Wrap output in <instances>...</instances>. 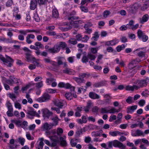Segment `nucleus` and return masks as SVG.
<instances>
[{
	"label": "nucleus",
	"mask_w": 149,
	"mask_h": 149,
	"mask_svg": "<svg viewBox=\"0 0 149 149\" xmlns=\"http://www.w3.org/2000/svg\"><path fill=\"white\" fill-rule=\"evenodd\" d=\"M79 17L76 16H72L69 17L68 18V20L69 21H71L70 23L69 24L68 29H70L72 28L78 27V25L82 23V21L81 20L76 21L77 19H78Z\"/></svg>",
	"instance_id": "1"
},
{
	"label": "nucleus",
	"mask_w": 149,
	"mask_h": 149,
	"mask_svg": "<svg viewBox=\"0 0 149 149\" xmlns=\"http://www.w3.org/2000/svg\"><path fill=\"white\" fill-rule=\"evenodd\" d=\"M133 53L136 54L141 58L143 60L146 59L148 57L146 53V49L144 47L139 48L134 50Z\"/></svg>",
	"instance_id": "2"
},
{
	"label": "nucleus",
	"mask_w": 149,
	"mask_h": 149,
	"mask_svg": "<svg viewBox=\"0 0 149 149\" xmlns=\"http://www.w3.org/2000/svg\"><path fill=\"white\" fill-rule=\"evenodd\" d=\"M107 144L109 148H112V146H113L115 147L121 148L123 149L125 148V146L122 143L116 140L108 142Z\"/></svg>",
	"instance_id": "3"
},
{
	"label": "nucleus",
	"mask_w": 149,
	"mask_h": 149,
	"mask_svg": "<svg viewBox=\"0 0 149 149\" xmlns=\"http://www.w3.org/2000/svg\"><path fill=\"white\" fill-rule=\"evenodd\" d=\"M5 57L6 58L2 55H0V59L7 66L11 67L14 62L13 60L7 55H5Z\"/></svg>",
	"instance_id": "4"
},
{
	"label": "nucleus",
	"mask_w": 149,
	"mask_h": 149,
	"mask_svg": "<svg viewBox=\"0 0 149 149\" xmlns=\"http://www.w3.org/2000/svg\"><path fill=\"white\" fill-rule=\"evenodd\" d=\"M49 138H50L51 141L52 142V144L50 143V142L47 140H44L45 143L49 146L51 147L55 146L57 145V143L58 141V137H54L53 136H49Z\"/></svg>",
	"instance_id": "5"
},
{
	"label": "nucleus",
	"mask_w": 149,
	"mask_h": 149,
	"mask_svg": "<svg viewBox=\"0 0 149 149\" xmlns=\"http://www.w3.org/2000/svg\"><path fill=\"white\" fill-rule=\"evenodd\" d=\"M119 111V109H117L114 107H112L111 109H110L109 107H104L101 108L100 110L101 113H114L118 112Z\"/></svg>",
	"instance_id": "6"
},
{
	"label": "nucleus",
	"mask_w": 149,
	"mask_h": 149,
	"mask_svg": "<svg viewBox=\"0 0 149 149\" xmlns=\"http://www.w3.org/2000/svg\"><path fill=\"white\" fill-rule=\"evenodd\" d=\"M54 104L60 108H62L66 107L67 104L65 101L58 99H55L54 101Z\"/></svg>",
	"instance_id": "7"
},
{
	"label": "nucleus",
	"mask_w": 149,
	"mask_h": 149,
	"mask_svg": "<svg viewBox=\"0 0 149 149\" xmlns=\"http://www.w3.org/2000/svg\"><path fill=\"white\" fill-rule=\"evenodd\" d=\"M149 82V78H147L146 79L142 80H138L136 81L134 83L137 86H139V88L141 87L145 86L147 83Z\"/></svg>",
	"instance_id": "8"
},
{
	"label": "nucleus",
	"mask_w": 149,
	"mask_h": 149,
	"mask_svg": "<svg viewBox=\"0 0 149 149\" xmlns=\"http://www.w3.org/2000/svg\"><path fill=\"white\" fill-rule=\"evenodd\" d=\"M141 61V60L139 58H136V59H133L130 62L128 68L130 70L134 68L136 65Z\"/></svg>",
	"instance_id": "9"
},
{
	"label": "nucleus",
	"mask_w": 149,
	"mask_h": 149,
	"mask_svg": "<svg viewBox=\"0 0 149 149\" xmlns=\"http://www.w3.org/2000/svg\"><path fill=\"white\" fill-rule=\"evenodd\" d=\"M51 97L47 93H45L41 97L38 98L36 100L39 102H46L49 100Z\"/></svg>",
	"instance_id": "10"
},
{
	"label": "nucleus",
	"mask_w": 149,
	"mask_h": 149,
	"mask_svg": "<svg viewBox=\"0 0 149 149\" xmlns=\"http://www.w3.org/2000/svg\"><path fill=\"white\" fill-rule=\"evenodd\" d=\"M26 58L29 61H33V63L36 65H38L39 63L37 60L35 58L32 56L30 53H27L26 54Z\"/></svg>",
	"instance_id": "11"
},
{
	"label": "nucleus",
	"mask_w": 149,
	"mask_h": 149,
	"mask_svg": "<svg viewBox=\"0 0 149 149\" xmlns=\"http://www.w3.org/2000/svg\"><path fill=\"white\" fill-rule=\"evenodd\" d=\"M139 7V4L136 3L132 6H130L129 8H127V10L131 13H134L136 12Z\"/></svg>",
	"instance_id": "12"
},
{
	"label": "nucleus",
	"mask_w": 149,
	"mask_h": 149,
	"mask_svg": "<svg viewBox=\"0 0 149 149\" xmlns=\"http://www.w3.org/2000/svg\"><path fill=\"white\" fill-rule=\"evenodd\" d=\"M51 120L52 121V123H51L53 126H56L58 125L59 122L61 119L58 116L56 115H54L51 118Z\"/></svg>",
	"instance_id": "13"
},
{
	"label": "nucleus",
	"mask_w": 149,
	"mask_h": 149,
	"mask_svg": "<svg viewBox=\"0 0 149 149\" xmlns=\"http://www.w3.org/2000/svg\"><path fill=\"white\" fill-rule=\"evenodd\" d=\"M19 79L15 78L13 76H11L10 77V79L8 80L7 84L12 85L14 84L19 83Z\"/></svg>",
	"instance_id": "14"
},
{
	"label": "nucleus",
	"mask_w": 149,
	"mask_h": 149,
	"mask_svg": "<svg viewBox=\"0 0 149 149\" xmlns=\"http://www.w3.org/2000/svg\"><path fill=\"white\" fill-rule=\"evenodd\" d=\"M42 111L43 116L45 118H48L53 114L52 112L47 109H42Z\"/></svg>",
	"instance_id": "15"
},
{
	"label": "nucleus",
	"mask_w": 149,
	"mask_h": 149,
	"mask_svg": "<svg viewBox=\"0 0 149 149\" xmlns=\"http://www.w3.org/2000/svg\"><path fill=\"white\" fill-rule=\"evenodd\" d=\"M119 42V40L115 38L111 40L106 42L105 45L108 46H114L118 44Z\"/></svg>",
	"instance_id": "16"
},
{
	"label": "nucleus",
	"mask_w": 149,
	"mask_h": 149,
	"mask_svg": "<svg viewBox=\"0 0 149 149\" xmlns=\"http://www.w3.org/2000/svg\"><path fill=\"white\" fill-rule=\"evenodd\" d=\"M45 82L48 85H50L51 84V86L53 87H56L57 85L56 80L54 79H47Z\"/></svg>",
	"instance_id": "17"
},
{
	"label": "nucleus",
	"mask_w": 149,
	"mask_h": 149,
	"mask_svg": "<svg viewBox=\"0 0 149 149\" xmlns=\"http://www.w3.org/2000/svg\"><path fill=\"white\" fill-rule=\"evenodd\" d=\"M60 50V47L57 44L55 45L53 48L49 49L48 51L51 53H56Z\"/></svg>",
	"instance_id": "18"
},
{
	"label": "nucleus",
	"mask_w": 149,
	"mask_h": 149,
	"mask_svg": "<svg viewBox=\"0 0 149 149\" xmlns=\"http://www.w3.org/2000/svg\"><path fill=\"white\" fill-rule=\"evenodd\" d=\"M143 132L139 130H133L132 131V135L133 136H138L143 135Z\"/></svg>",
	"instance_id": "19"
},
{
	"label": "nucleus",
	"mask_w": 149,
	"mask_h": 149,
	"mask_svg": "<svg viewBox=\"0 0 149 149\" xmlns=\"http://www.w3.org/2000/svg\"><path fill=\"white\" fill-rule=\"evenodd\" d=\"M40 142L39 143H37L36 145V148L37 149H43L44 145L43 143L44 138H42L39 139Z\"/></svg>",
	"instance_id": "20"
},
{
	"label": "nucleus",
	"mask_w": 149,
	"mask_h": 149,
	"mask_svg": "<svg viewBox=\"0 0 149 149\" xmlns=\"http://www.w3.org/2000/svg\"><path fill=\"white\" fill-rule=\"evenodd\" d=\"M35 38V36L33 34H28L26 38V42L29 44H31L33 42V40L31 39H33Z\"/></svg>",
	"instance_id": "21"
},
{
	"label": "nucleus",
	"mask_w": 149,
	"mask_h": 149,
	"mask_svg": "<svg viewBox=\"0 0 149 149\" xmlns=\"http://www.w3.org/2000/svg\"><path fill=\"white\" fill-rule=\"evenodd\" d=\"M137 106L136 105L130 106L127 107V112L128 113H132L137 108Z\"/></svg>",
	"instance_id": "22"
},
{
	"label": "nucleus",
	"mask_w": 149,
	"mask_h": 149,
	"mask_svg": "<svg viewBox=\"0 0 149 149\" xmlns=\"http://www.w3.org/2000/svg\"><path fill=\"white\" fill-rule=\"evenodd\" d=\"M53 126L51 123H46L42 126V128L44 131L48 130L51 129Z\"/></svg>",
	"instance_id": "23"
},
{
	"label": "nucleus",
	"mask_w": 149,
	"mask_h": 149,
	"mask_svg": "<svg viewBox=\"0 0 149 149\" xmlns=\"http://www.w3.org/2000/svg\"><path fill=\"white\" fill-rule=\"evenodd\" d=\"M145 2V4L141 8V10L145 11L149 6V0H141Z\"/></svg>",
	"instance_id": "24"
},
{
	"label": "nucleus",
	"mask_w": 149,
	"mask_h": 149,
	"mask_svg": "<svg viewBox=\"0 0 149 149\" xmlns=\"http://www.w3.org/2000/svg\"><path fill=\"white\" fill-rule=\"evenodd\" d=\"M82 110V107L78 106L76 110L75 113V116L76 117H80L81 116V112Z\"/></svg>",
	"instance_id": "25"
},
{
	"label": "nucleus",
	"mask_w": 149,
	"mask_h": 149,
	"mask_svg": "<svg viewBox=\"0 0 149 149\" xmlns=\"http://www.w3.org/2000/svg\"><path fill=\"white\" fill-rule=\"evenodd\" d=\"M36 113V112L34 111V109L32 108H29L27 110V114L28 116H35Z\"/></svg>",
	"instance_id": "26"
},
{
	"label": "nucleus",
	"mask_w": 149,
	"mask_h": 149,
	"mask_svg": "<svg viewBox=\"0 0 149 149\" xmlns=\"http://www.w3.org/2000/svg\"><path fill=\"white\" fill-rule=\"evenodd\" d=\"M149 15L148 14H146L143 15L141 18L140 19L139 21L140 23L143 24L147 22L149 19Z\"/></svg>",
	"instance_id": "27"
},
{
	"label": "nucleus",
	"mask_w": 149,
	"mask_h": 149,
	"mask_svg": "<svg viewBox=\"0 0 149 149\" xmlns=\"http://www.w3.org/2000/svg\"><path fill=\"white\" fill-rule=\"evenodd\" d=\"M126 90L128 91H133L134 90H137L139 89V86H137L136 84L133 86L128 85L126 87Z\"/></svg>",
	"instance_id": "28"
},
{
	"label": "nucleus",
	"mask_w": 149,
	"mask_h": 149,
	"mask_svg": "<svg viewBox=\"0 0 149 149\" xmlns=\"http://www.w3.org/2000/svg\"><path fill=\"white\" fill-rule=\"evenodd\" d=\"M89 95L91 98L93 99H98L100 98V96L99 95L93 92H90Z\"/></svg>",
	"instance_id": "29"
},
{
	"label": "nucleus",
	"mask_w": 149,
	"mask_h": 149,
	"mask_svg": "<svg viewBox=\"0 0 149 149\" xmlns=\"http://www.w3.org/2000/svg\"><path fill=\"white\" fill-rule=\"evenodd\" d=\"M122 134V133L118 131H110L109 132V135L113 137L121 135Z\"/></svg>",
	"instance_id": "30"
},
{
	"label": "nucleus",
	"mask_w": 149,
	"mask_h": 149,
	"mask_svg": "<svg viewBox=\"0 0 149 149\" xmlns=\"http://www.w3.org/2000/svg\"><path fill=\"white\" fill-rule=\"evenodd\" d=\"M104 97L105 98L104 102L106 103H109L110 100L111 99V97L110 94H107L103 95Z\"/></svg>",
	"instance_id": "31"
},
{
	"label": "nucleus",
	"mask_w": 149,
	"mask_h": 149,
	"mask_svg": "<svg viewBox=\"0 0 149 149\" xmlns=\"http://www.w3.org/2000/svg\"><path fill=\"white\" fill-rule=\"evenodd\" d=\"M63 72L64 73L70 74H74L75 73L74 70L68 68H65L63 70Z\"/></svg>",
	"instance_id": "32"
},
{
	"label": "nucleus",
	"mask_w": 149,
	"mask_h": 149,
	"mask_svg": "<svg viewBox=\"0 0 149 149\" xmlns=\"http://www.w3.org/2000/svg\"><path fill=\"white\" fill-rule=\"evenodd\" d=\"M56 133V130H52L51 131H48V130H47L45 132V135L46 136L48 137L49 136H53L54 137H57V136H51L52 134H55Z\"/></svg>",
	"instance_id": "33"
},
{
	"label": "nucleus",
	"mask_w": 149,
	"mask_h": 149,
	"mask_svg": "<svg viewBox=\"0 0 149 149\" xmlns=\"http://www.w3.org/2000/svg\"><path fill=\"white\" fill-rule=\"evenodd\" d=\"M34 84L31 83H29L25 86L22 87V91L23 93H25L27 90L32 85H33Z\"/></svg>",
	"instance_id": "34"
},
{
	"label": "nucleus",
	"mask_w": 149,
	"mask_h": 149,
	"mask_svg": "<svg viewBox=\"0 0 149 149\" xmlns=\"http://www.w3.org/2000/svg\"><path fill=\"white\" fill-rule=\"evenodd\" d=\"M37 2L36 0H31L30 7L32 10H34L36 7Z\"/></svg>",
	"instance_id": "35"
},
{
	"label": "nucleus",
	"mask_w": 149,
	"mask_h": 149,
	"mask_svg": "<svg viewBox=\"0 0 149 149\" xmlns=\"http://www.w3.org/2000/svg\"><path fill=\"white\" fill-rule=\"evenodd\" d=\"M64 88L66 89H70L71 92H72V91H74V86H72L70 84L68 83H65Z\"/></svg>",
	"instance_id": "36"
},
{
	"label": "nucleus",
	"mask_w": 149,
	"mask_h": 149,
	"mask_svg": "<svg viewBox=\"0 0 149 149\" xmlns=\"http://www.w3.org/2000/svg\"><path fill=\"white\" fill-rule=\"evenodd\" d=\"M122 116L123 114L122 113H120L118 114L117 116V119L115 122V124H118L121 123Z\"/></svg>",
	"instance_id": "37"
},
{
	"label": "nucleus",
	"mask_w": 149,
	"mask_h": 149,
	"mask_svg": "<svg viewBox=\"0 0 149 149\" xmlns=\"http://www.w3.org/2000/svg\"><path fill=\"white\" fill-rule=\"evenodd\" d=\"M66 137L65 136L61 137L60 138V143L62 146H64L66 145V142L65 141Z\"/></svg>",
	"instance_id": "38"
},
{
	"label": "nucleus",
	"mask_w": 149,
	"mask_h": 149,
	"mask_svg": "<svg viewBox=\"0 0 149 149\" xmlns=\"http://www.w3.org/2000/svg\"><path fill=\"white\" fill-rule=\"evenodd\" d=\"M102 130L99 131L93 132L91 133V135L92 136L96 137L100 136L101 134L102 133Z\"/></svg>",
	"instance_id": "39"
},
{
	"label": "nucleus",
	"mask_w": 149,
	"mask_h": 149,
	"mask_svg": "<svg viewBox=\"0 0 149 149\" xmlns=\"http://www.w3.org/2000/svg\"><path fill=\"white\" fill-rule=\"evenodd\" d=\"M93 125H89L88 126H86L84 127L81 129L83 133L85 132L86 131H88L89 128H92L93 127Z\"/></svg>",
	"instance_id": "40"
},
{
	"label": "nucleus",
	"mask_w": 149,
	"mask_h": 149,
	"mask_svg": "<svg viewBox=\"0 0 149 149\" xmlns=\"http://www.w3.org/2000/svg\"><path fill=\"white\" fill-rule=\"evenodd\" d=\"M11 122L12 123H15L17 126L19 127L21 126V121L19 120L15 119L11 120Z\"/></svg>",
	"instance_id": "41"
},
{
	"label": "nucleus",
	"mask_w": 149,
	"mask_h": 149,
	"mask_svg": "<svg viewBox=\"0 0 149 149\" xmlns=\"http://www.w3.org/2000/svg\"><path fill=\"white\" fill-rule=\"evenodd\" d=\"M52 16L55 18H57L58 17L59 13L57 9L56 8L53 9L52 10Z\"/></svg>",
	"instance_id": "42"
},
{
	"label": "nucleus",
	"mask_w": 149,
	"mask_h": 149,
	"mask_svg": "<svg viewBox=\"0 0 149 149\" xmlns=\"http://www.w3.org/2000/svg\"><path fill=\"white\" fill-rule=\"evenodd\" d=\"M35 31L34 30H20L19 31V33L23 35L24 36L26 35L27 33L29 32H34Z\"/></svg>",
	"instance_id": "43"
},
{
	"label": "nucleus",
	"mask_w": 149,
	"mask_h": 149,
	"mask_svg": "<svg viewBox=\"0 0 149 149\" xmlns=\"http://www.w3.org/2000/svg\"><path fill=\"white\" fill-rule=\"evenodd\" d=\"M57 61L58 65L62 64L63 62L65 60V58L63 57H58L57 58Z\"/></svg>",
	"instance_id": "44"
},
{
	"label": "nucleus",
	"mask_w": 149,
	"mask_h": 149,
	"mask_svg": "<svg viewBox=\"0 0 149 149\" xmlns=\"http://www.w3.org/2000/svg\"><path fill=\"white\" fill-rule=\"evenodd\" d=\"M137 33L138 37L139 39L142 38V37L145 35V33L143 32L140 29L138 30Z\"/></svg>",
	"instance_id": "45"
},
{
	"label": "nucleus",
	"mask_w": 149,
	"mask_h": 149,
	"mask_svg": "<svg viewBox=\"0 0 149 149\" xmlns=\"http://www.w3.org/2000/svg\"><path fill=\"white\" fill-rule=\"evenodd\" d=\"M44 60L45 62L50 63L54 65H55L56 64V63L55 62L51 61L49 58H45L44 59Z\"/></svg>",
	"instance_id": "46"
},
{
	"label": "nucleus",
	"mask_w": 149,
	"mask_h": 149,
	"mask_svg": "<svg viewBox=\"0 0 149 149\" xmlns=\"http://www.w3.org/2000/svg\"><path fill=\"white\" fill-rule=\"evenodd\" d=\"M74 79L79 84L82 83L84 80V79H81V77L80 78L79 77V78L75 77L74 78Z\"/></svg>",
	"instance_id": "47"
},
{
	"label": "nucleus",
	"mask_w": 149,
	"mask_h": 149,
	"mask_svg": "<svg viewBox=\"0 0 149 149\" xmlns=\"http://www.w3.org/2000/svg\"><path fill=\"white\" fill-rule=\"evenodd\" d=\"M99 47L96 48L91 47L89 49V50L93 54H95L97 52Z\"/></svg>",
	"instance_id": "48"
},
{
	"label": "nucleus",
	"mask_w": 149,
	"mask_h": 149,
	"mask_svg": "<svg viewBox=\"0 0 149 149\" xmlns=\"http://www.w3.org/2000/svg\"><path fill=\"white\" fill-rule=\"evenodd\" d=\"M88 58L91 60H94L96 58L95 55L92 54L91 53H88Z\"/></svg>",
	"instance_id": "49"
},
{
	"label": "nucleus",
	"mask_w": 149,
	"mask_h": 149,
	"mask_svg": "<svg viewBox=\"0 0 149 149\" xmlns=\"http://www.w3.org/2000/svg\"><path fill=\"white\" fill-rule=\"evenodd\" d=\"M57 44V45H58L60 47V49L61 48H65L66 46V45L65 43L63 42H60Z\"/></svg>",
	"instance_id": "50"
},
{
	"label": "nucleus",
	"mask_w": 149,
	"mask_h": 149,
	"mask_svg": "<svg viewBox=\"0 0 149 149\" xmlns=\"http://www.w3.org/2000/svg\"><path fill=\"white\" fill-rule=\"evenodd\" d=\"M43 86L42 81H41L37 83L36 84V86L38 88H40Z\"/></svg>",
	"instance_id": "51"
},
{
	"label": "nucleus",
	"mask_w": 149,
	"mask_h": 149,
	"mask_svg": "<svg viewBox=\"0 0 149 149\" xmlns=\"http://www.w3.org/2000/svg\"><path fill=\"white\" fill-rule=\"evenodd\" d=\"M65 96L68 100H70L72 98V94L69 93H67L65 94Z\"/></svg>",
	"instance_id": "52"
},
{
	"label": "nucleus",
	"mask_w": 149,
	"mask_h": 149,
	"mask_svg": "<svg viewBox=\"0 0 149 149\" xmlns=\"http://www.w3.org/2000/svg\"><path fill=\"white\" fill-rule=\"evenodd\" d=\"M125 47L124 45H119L116 47V49L118 52H120L121 50L125 48Z\"/></svg>",
	"instance_id": "53"
},
{
	"label": "nucleus",
	"mask_w": 149,
	"mask_h": 149,
	"mask_svg": "<svg viewBox=\"0 0 149 149\" xmlns=\"http://www.w3.org/2000/svg\"><path fill=\"white\" fill-rule=\"evenodd\" d=\"M6 106L7 107L8 110H13L12 105L10 103L7 101L6 104Z\"/></svg>",
	"instance_id": "54"
},
{
	"label": "nucleus",
	"mask_w": 149,
	"mask_h": 149,
	"mask_svg": "<svg viewBox=\"0 0 149 149\" xmlns=\"http://www.w3.org/2000/svg\"><path fill=\"white\" fill-rule=\"evenodd\" d=\"M103 58V55H100L98 56L97 60L96 61V62L97 63L101 64L102 63L100 62V61L102 60Z\"/></svg>",
	"instance_id": "55"
},
{
	"label": "nucleus",
	"mask_w": 149,
	"mask_h": 149,
	"mask_svg": "<svg viewBox=\"0 0 149 149\" xmlns=\"http://www.w3.org/2000/svg\"><path fill=\"white\" fill-rule=\"evenodd\" d=\"M146 104V102L144 100H141L138 102V104L140 107L143 106Z\"/></svg>",
	"instance_id": "56"
},
{
	"label": "nucleus",
	"mask_w": 149,
	"mask_h": 149,
	"mask_svg": "<svg viewBox=\"0 0 149 149\" xmlns=\"http://www.w3.org/2000/svg\"><path fill=\"white\" fill-rule=\"evenodd\" d=\"M126 102L129 104H131L134 102V101L132 97L129 96L126 100Z\"/></svg>",
	"instance_id": "57"
},
{
	"label": "nucleus",
	"mask_w": 149,
	"mask_h": 149,
	"mask_svg": "<svg viewBox=\"0 0 149 149\" xmlns=\"http://www.w3.org/2000/svg\"><path fill=\"white\" fill-rule=\"evenodd\" d=\"M91 140V138L89 136H87L85 137L84 141L86 143H89L90 142Z\"/></svg>",
	"instance_id": "58"
},
{
	"label": "nucleus",
	"mask_w": 149,
	"mask_h": 149,
	"mask_svg": "<svg viewBox=\"0 0 149 149\" xmlns=\"http://www.w3.org/2000/svg\"><path fill=\"white\" fill-rule=\"evenodd\" d=\"M46 91L47 92L50 93H56V90L53 89L52 88H48L46 89Z\"/></svg>",
	"instance_id": "59"
},
{
	"label": "nucleus",
	"mask_w": 149,
	"mask_h": 149,
	"mask_svg": "<svg viewBox=\"0 0 149 149\" xmlns=\"http://www.w3.org/2000/svg\"><path fill=\"white\" fill-rule=\"evenodd\" d=\"M69 43L73 45H75L77 43V41L74 38H71L68 41Z\"/></svg>",
	"instance_id": "60"
},
{
	"label": "nucleus",
	"mask_w": 149,
	"mask_h": 149,
	"mask_svg": "<svg viewBox=\"0 0 149 149\" xmlns=\"http://www.w3.org/2000/svg\"><path fill=\"white\" fill-rule=\"evenodd\" d=\"M134 24V21L133 20H130L129 24H127V26L128 27V28L131 29L133 25Z\"/></svg>",
	"instance_id": "61"
},
{
	"label": "nucleus",
	"mask_w": 149,
	"mask_h": 149,
	"mask_svg": "<svg viewBox=\"0 0 149 149\" xmlns=\"http://www.w3.org/2000/svg\"><path fill=\"white\" fill-rule=\"evenodd\" d=\"M80 8L82 11L85 13H87L88 11V10L87 8L83 6H81Z\"/></svg>",
	"instance_id": "62"
},
{
	"label": "nucleus",
	"mask_w": 149,
	"mask_h": 149,
	"mask_svg": "<svg viewBox=\"0 0 149 149\" xmlns=\"http://www.w3.org/2000/svg\"><path fill=\"white\" fill-rule=\"evenodd\" d=\"M19 141L21 145L22 146H23L24 144L25 140L24 138H23L20 137L19 138Z\"/></svg>",
	"instance_id": "63"
},
{
	"label": "nucleus",
	"mask_w": 149,
	"mask_h": 149,
	"mask_svg": "<svg viewBox=\"0 0 149 149\" xmlns=\"http://www.w3.org/2000/svg\"><path fill=\"white\" fill-rule=\"evenodd\" d=\"M82 121L83 123H85L87 121V117L86 116H83L81 117Z\"/></svg>",
	"instance_id": "64"
}]
</instances>
